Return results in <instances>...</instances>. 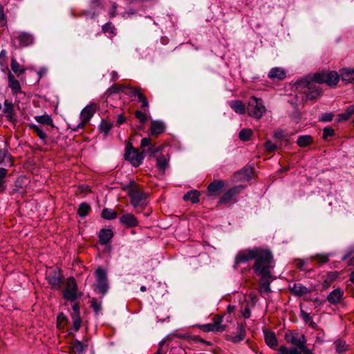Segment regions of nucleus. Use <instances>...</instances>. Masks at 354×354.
<instances>
[{
  "label": "nucleus",
  "instance_id": "23",
  "mask_svg": "<svg viewBox=\"0 0 354 354\" xmlns=\"http://www.w3.org/2000/svg\"><path fill=\"white\" fill-rule=\"evenodd\" d=\"M291 292L297 296H301L310 292V290L304 286L300 283H294L290 287Z\"/></svg>",
  "mask_w": 354,
  "mask_h": 354
},
{
  "label": "nucleus",
  "instance_id": "58",
  "mask_svg": "<svg viewBox=\"0 0 354 354\" xmlns=\"http://www.w3.org/2000/svg\"><path fill=\"white\" fill-rule=\"evenodd\" d=\"M333 118V114L331 113H324L320 118L322 122H330Z\"/></svg>",
  "mask_w": 354,
  "mask_h": 354
},
{
  "label": "nucleus",
  "instance_id": "57",
  "mask_svg": "<svg viewBox=\"0 0 354 354\" xmlns=\"http://www.w3.org/2000/svg\"><path fill=\"white\" fill-rule=\"evenodd\" d=\"M6 25V16L3 7L0 5V26L3 27Z\"/></svg>",
  "mask_w": 354,
  "mask_h": 354
},
{
  "label": "nucleus",
  "instance_id": "6",
  "mask_svg": "<svg viewBox=\"0 0 354 354\" xmlns=\"http://www.w3.org/2000/svg\"><path fill=\"white\" fill-rule=\"evenodd\" d=\"M296 84L298 87L307 89L304 93L308 100H314L321 94L320 88L308 77L298 80Z\"/></svg>",
  "mask_w": 354,
  "mask_h": 354
},
{
  "label": "nucleus",
  "instance_id": "49",
  "mask_svg": "<svg viewBox=\"0 0 354 354\" xmlns=\"http://www.w3.org/2000/svg\"><path fill=\"white\" fill-rule=\"evenodd\" d=\"M126 89L129 91V92H124L126 94L130 95L131 96H138L139 97V94H142L140 92V89L138 88H134L129 86H127Z\"/></svg>",
  "mask_w": 354,
  "mask_h": 354
},
{
  "label": "nucleus",
  "instance_id": "43",
  "mask_svg": "<svg viewBox=\"0 0 354 354\" xmlns=\"http://www.w3.org/2000/svg\"><path fill=\"white\" fill-rule=\"evenodd\" d=\"M252 135V131L250 129H243L239 132V139L243 141H248Z\"/></svg>",
  "mask_w": 354,
  "mask_h": 354
},
{
  "label": "nucleus",
  "instance_id": "33",
  "mask_svg": "<svg viewBox=\"0 0 354 354\" xmlns=\"http://www.w3.org/2000/svg\"><path fill=\"white\" fill-rule=\"evenodd\" d=\"M277 354H301V353L299 349L295 347L288 348L285 346H281L278 349Z\"/></svg>",
  "mask_w": 354,
  "mask_h": 354
},
{
  "label": "nucleus",
  "instance_id": "11",
  "mask_svg": "<svg viewBox=\"0 0 354 354\" xmlns=\"http://www.w3.org/2000/svg\"><path fill=\"white\" fill-rule=\"evenodd\" d=\"M285 339L288 342L296 346V348L299 350L306 345V339L304 335H299L297 333L286 334Z\"/></svg>",
  "mask_w": 354,
  "mask_h": 354
},
{
  "label": "nucleus",
  "instance_id": "54",
  "mask_svg": "<svg viewBox=\"0 0 354 354\" xmlns=\"http://www.w3.org/2000/svg\"><path fill=\"white\" fill-rule=\"evenodd\" d=\"M161 150L160 147H156L155 145L151 146L148 148L147 152L151 156L154 157L156 154Z\"/></svg>",
  "mask_w": 354,
  "mask_h": 354
},
{
  "label": "nucleus",
  "instance_id": "62",
  "mask_svg": "<svg viewBox=\"0 0 354 354\" xmlns=\"http://www.w3.org/2000/svg\"><path fill=\"white\" fill-rule=\"evenodd\" d=\"M66 322V317L64 315L63 313H61L57 317V325L59 327L61 326L62 324H64Z\"/></svg>",
  "mask_w": 354,
  "mask_h": 354
},
{
  "label": "nucleus",
  "instance_id": "55",
  "mask_svg": "<svg viewBox=\"0 0 354 354\" xmlns=\"http://www.w3.org/2000/svg\"><path fill=\"white\" fill-rule=\"evenodd\" d=\"M334 135V130L331 127H325L323 131V138L326 139L329 136Z\"/></svg>",
  "mask_w": 354,
  "mask_h": 354
},
{
  "label": "nucleus",
  "instance_id": "37",
  "mask_svg": "<svg viewBox=\"0 0 354 354\" xmlns=\"http://www.w3.org/2000/svg\"><path fill=\"white\" fill-rule=\"evenodd\" d=\"M96 287L100 293H102L103 295H105L109 289L108 280L97 281Z\"/></svg>",
  "mask_w": 354,
  "mask_h": 354
},
{
  "label": "nucleus",
  "instance_id": "5",
  "mask_svg": "<svg viewBox=\"0 0 354 354\" xmlns=\"http://www.w3.org/2000/svg\"><path fill=\"white\" fill-rule=\"evenodd\" d=\"M266 111L262 99L252 96L248 104V114L256 119H260Z\"/></svg>",
  "mask_w": 354,
  "mask_h": 354
},
{
  "label": "nucleus",
  "instance_id": "28",
  "mask_svg": "<svg viewBox=\"0 0 354 354\" xmlns=\"http://www.w3.org/2000/svg\"><path fill=\"white\" fill-rule=\"evenodd\" d=\"M3 112L10 120H11L15 115L13 104L12 102L8 100L4 101Z\"/></svg>",
  "mask_w": 354,
  "mask_h": 354
},
{
  "label": "nucleus",
  "instance_id": "21",
  "mask_svg": "<svg viewBox=\"0 0 354 354\" xmlns=\"http://www.w3.org/2000/svg\"><path fill=\"white\" fill-rule=\"evenodd\" d=\"M165 129V124L160 121H153L151 123L150 132L151 135L158 136L162 133Z\"/></svg>",
  "mask_w": 354,
  "mask_h": 354
},
{
  "label": "nucleus",
  "instance_id": "12",
  "mask_svg": "<svg viewBox=\"0 0 354 354\" xmlns=\"http://www.w3.org/2000/svg\"><path fill=\"white\" fill-rule=\"evenodd\" d=\"M225 186V182L221 180H214L207 187V192L211 196L216 197Z\"/></svg>",
  "mask_w": 354,
  "mask_h": 354
},
{
  "label": "nucleus",
  "instance_id": "56",
  "mask_svg": "<svg viewBox=\"0 0 354 354\" xmlns=\"http://www.w3.org/2000/svg\"><path fill=\"white\" fill-rule=\"evenodd\" d=\"M8 170L5 168L0 167V187L3 186L4 183V179L7 175Z\"/></svg>",
  "mask_w": 354,
  "mask_h": 354
},
{
  "label": "nucleus",
  "instance_id": "53",
  "mask_svg": "<svg viewBox=\"0 0 354 354\" xmlns=\"http://www.w3.org/2000/svg\"><path fill=\"white\" fill-rule=\"evenodd\" d=\"M138 100L142 103L141 107L142 109H147L149 106V102L146 97L143 94H139Z\"/></svg>",
  "mask_w": 354,
  "mask_h": 354
},
{
  "label": "nucleus",
  "instance_id": "26",
  "mask_svg": "<svg viewBox=\"0 0 354 354\" xmlns=\"http://www.w3.org/2000/svg\"><path fill=\"white\" fill-rule=\"evenodd\" d=\"M230 107L239 114H244L245 113V104L241 100H234L230 102Z\"/></svg>",
  "mask_w": 354,
  "mask_h": 354
},
{
  "label": "nucleus",
  "instance_id": "24",
  "mask_svg": "<svg viewBox=\"0 0 354 354\" xmlns=\"http://www.w3.org/2000/svg\"><path fill=\"white\" fill-rule=\"evenodd\" d=\"M264 338L266 343L270 347L274 348L275 346H277V339L276 338L275 334L273 332L268 330L264 331Z\"/></svg>",
  "mask_w": 354,
  "mask_h": 354
},
{
  "label": "nucleus",
  "instance_id": "44",
  "mask_svg": "<svg viewBox=\"0 0 354 354\" xmlns=\"http://www.w3.org/2000/svg\"><path fill=\"white\" fill-rule=\"evenodd\" d=\"M102 31L104 33L111 34V36H114L116 35V32H115L116 29H115V26L111 22H108L102 26Z\"/></svg>",
  "mask_w": 354,
  "mask_h": 354
},
{
  "label": "nucleus",
  "instance_id": "39",
  "mask_svg": "<svg viewBox=\"0 0 354 354\" xmlns=\"http://www.w3.org/2000/svg\"><path fill=\"white\" fill-rule=\"evenodd\" d=\"M91 210V207L88 204L86 203H82L78 208L77 214L81 217H85Z\"/></svg>",
  "mask_w": 354,
  "mask_h": 354
},
{
  "label": "nucleus",
  "instance_id": "63",
  "mask_svg": "<svg viewBox=\"0 0 354 354\" xmlns=\"http://www.w3.org/2000/svg\"><path fill=\"white\" fill-rule=\"evenodd\" d=\"M116 10H117V4L115 3H113L112 10L109 13V15L111 17H114L115 16Z\"/></svg>",
  "mask_w": 354,
  "mask_h": 354
},
{
  "label": "nucleus",
  "instance_id": "64",
  "mask_svg": "<svg viewBox=\"0 0 354 354\" xmlns=\"http://www.w3.org/2000/svg\"><path fill=\"white\" fill-rule=\"evenodd\" d=\"M242 315L245 318H249L250 316V310L248 306L245 307L242 310Z\"/></svg>",
  "mask_w": 354,
  "mask_h": 354
},
{
  "label": "nucleus",
  "instance_id": "7",
  "mask_svg": "<svg viewBox=\"0 0 354 354\" xmlns=\"http://www.w3.org/2000/svg\"><path fill=\"white\" fill-rule=\"evenodd\" d=\"M124 156L125 159L136 167L141 165L145 158L144 152H139L138 149L133 148L131 144L127 145Z\"/></svg>",
  "mask_w": 354,
  "mask_h": 354
},
{
  "label": "nucleus",
  "instance_id": "14",
  "mask_svg": "<svg viewBox=\"0 0 354 354\" xmlns=\"http://www.w3.org/2000/svg\"><path fill=\"white\" fill-rule=\"evenodd\" d=\"M268 76L272 80L282 81L286 77V72L281 67H274L270 70Z\"/></svg>",
  "mask_w": 354,
  "mask_h": 354
},
{
  "label": "nucleus",
  "instance_id": "2",
  "mask_svg": "<svg viewBox=\"0 0 354 354\" xmlns=\"http://www.w3.org/2000/svg\"><path fill=\"white\" fill-rule=\"evenodd\" d=\"M128 194L131 199V204L136 208V212L140 213L146 206L147 194H145L138 185L133 181L131 182L127 186Z\"/></svg>",
  "mask_w": 354,
  "mask_h": 354
},
{
  "label": "nucleus",
  "instance_id": "36",
  "mask_svg": "<svg viewBox=\"0 0 354 354\" xmlns=\"http://www.w3.org/2000/svg\"><path fill=\"white\" fill-rule=\"evenodd\" d=\"M126 88H127V85L113 84L111 87H109L107 89L106 93L109 95H111L113 93H118L120 92L124 93Z\"/></svg>",
  "mask_w": 354,
  "mask_h": 354
},
{
  "label": "nucleus",
  "instance_id": "50",
  "mask_svg": "<svg viewBox=\"0 0 354 354\" xmlns=\"http://www.w3.org/2000/svg\"><path fill=\"white\" fill-rule=\"evenodd\" d=\"M73 328L74 330L77 331L82 324V319L80 315L73 316Z\"/></svg>",
  "mask_w": 354,
  "mask_h": 354
},
{
  "label": "nucleus",
  "instance_id": "16",
  "mask_svg": "<svg viewBox=\"0 0 354 354\" xmlns=\"http://www.w3.org/2000/svg\"><path fill=\"white\" fill-rule=\"evenodd\" d=\"M344 296V291L341 288H337L330 292L328 297L327 300L330 304H339Z\"/></svg>",
  "mask_w": 354,
  "mask_h": 354
},
{
  "label": "nucleus",
  "instance_id": "1",
  "mask_svg": "<svg viewBox=\"0 0 354 354\" xmlns=\"http://www.w3.org/2000/svg\"><path fill=\"white\" fill-rule=\"evenodd\" d=\"M252 259L255 260L253 266L254 272L258 270V268L260 270L274 263L273 256L270 250L263 248H254L240 251L236 256L235 264L245 263Z\"/></svg>",
  "mask_w": 354,
  "mask_h": 354
},
{
  "label": "nucleus",
  "instance_id": "41",
  "mask_svg": "<svg viewBox=\"0 0 354 354\" xmlns=\"http://www.w3.org/2000/svg\"><path fill=\"white\" fill-rule=\"evenodd\" d=\"M30 129H31L37 136L38 137L45 141L46 139V134L44 132V131L36 124H30Z\"/></svg>",
  "mask_w": 354,
  "mask_h": 354
},
{
  "label": "nucleus",
  "instance_id": "8",
  "mask_svg": "<svg viewBox=\"0 0 354 354\" xmlns=\"http://www.w3.org/2000/svg\"><path fill=\"white\" fill-rule=\"evenodd\" d=\"M63 297L69 301L74 302L77 298V284L73 277L66 280V288L63 291Z\"/></svg>",
  "mask_w": 354,
  "mask_h": 354
},
{
  "label": "nucleus",
  "instance_id": "27",
  "mask_svg": "<svg viewBox=\"0 0 354 354\" xmlns=\"http://www.w3.org/2000/svg\"><path fill=\"white\" fill-rule=\"evenodd\" d=\"M200 192L197 190H192L187 192L183 196L184 201H191L193 203H196L199 201Z\"/></svg>",
  "mask_w": 354,
  "mask_h": 354
},
{
  "label": "nucleus",
  "instance_id": "47",
  "mask_svg": "<svg viewBox=\"0 0 354 354\" xmlns=\"http://www.w3.org/2000/svg\"><path fill=\"white\" fill-rule=\"evenodd\" d=\"M336 351L339 353L346 351L348 349V346L345 342L337 340L335 342Z\"/></svg>",
  "mask_w": 354,
  "mask_h": 354
},
{
  "label": "nucleus",
  "instance_id": "25",
  "mask_svg": "<svg viewBox=\"0 0 354 354\" xmlns=\"http://www.w3.org/2000/svg\"><path fill=\"white\" fill-rule=\"evenodd\" d=\"M245 336V330L243 326L238 327V331L236 334L232 335L230 339L234 343H239L243 341Z\"/></svg>",
  "mask_w": 354,
  "mask_h": 354
},
{
  "label": "nucleus",
  "instance_id": "17",
  "mask_svg": "<svg viewBox=\"0 0 354 354\" xmlns=\"http://www.w3.org/2000/svg\"><path fill=\"white\" fill-rule=\"evenodd\" d=\"M17 38L20 45L24 47L30 46L34 42V37L32 35L26 32H20Z\"/></svg>",
  "mask_w": 354,
  "mask_h": 354
},
{
  "label": "nucleus",
  "instance_id": "31",
  "mask_svg": "<svg viewBox=\"0 0 354 354\" xmlns=\"http://www.w3.org/2000/svg\"><path fill=\"white\" fill-rule=\"evenodd\" d=\"M339 273L337 272H328L323 282V286L324 288H328L332 282H333L338 277Z\"/></svg>",
  "mask_w": 354,
  "mask_h": 354
},
{
  "label": "nucleus",
  "instance_id": "38",
  "mask_svg": "<svg viewBox=\"0 0 354 354\" xmlns=\"http://www.w3.org/2000/svg\"><path fill=\"white\" fill-rule=\"evenodd\" d=\"M156 165L162 171H164L168 166V160L165 156H160L156 158Z\"/></svg>",
  "mask_w": 354,
  "mask_h": 354
},
{
  "label": "nucleus",
  "instance_id": "13",
  "mask_svg": "<svg viewBox=\"0 0 354 354\" xmlns=\"http://www.w3.org/2000/svg\"><path fill=\"white\" fill-rule=\"evenodd\" d=\"M46 278L48 283L55 289H59L61 287L62 275L59 271L53 270L47 274Z\"/></svg>",
  "mask_w": 354,
  "mask_h": 354
},
{
  "label": "nucleus",
  "instance_id": "18",
  "mask_svg": "<svg viewBox=\"0 0 354 354\" xmlns=\"http://www.w3.org/2000/svg\"><path fill=\"white\" fill-rule=\"evenodd\" d=\"M339 76L345 84L354 83V69L351 68H342Z\"/></svg>",
  "mask_w": 354,
  "mask_h": 354
},
{
  "label": "nucleus",
  "instance_id": "52",
  "mask_svg": "<svg viewBox=\"0 0 354 354\" xmlns=\"http://www.w3.org/2000/svg\"><path fill=\"white\" fill-rule=\"evenodd\" d=\"M301 317L302 319L304 321V322L309 323L310 322V326L313 325L314 323H313V322H312L311 317L310 316L309 313H308L304 310H301Z\"/></svg>",
  "mask_w": 354,
  "mask_h": 354
},
{
  "label": "nucleus",
  "instance_id": "51",
  "mask_svg": "<svg viewBox=\"0 0 354 354\" xmlns=\"http://www.w3.org/2000/svg\"><path fill=\"white\" fill-rule=\"evenodd\" d=\"M91 306L97 315L101 312V310H102L101 303L98 302L95 299H93L91 300Z\"/></svg>",
  "mask_w": 354,
  "mask_h": 354
},
{
  "label": "nucleus",
  "instance_id": "22",
  "mask_svg": "<svg viewBox=\"0 0 354 354\" xmlns=\"http://www.w3.org/2000/svg\"><path fill=\"white\" fill-rule=\"evenodd\" d=\"M72 351L75 354H84L86 349L88 348L87 343H83L77 339H75L72 344Z\"/></svg>",
  "mask_w": 354,
  "mask_h": 354
},
{
  "label": "nucleus",
  "instance_id": "40",
  "mask_svg": "<svg viewBox=\"0 0 354 354\" xmlns=\"http://www.w3.org/2000/svg\"><path fill=\"white\" fill-rule=\"evenodd\" d=\"M328 254H317L311 257V259L317 261L319 263H326L329 261Z\"/></svg>",
  "mask_w": 354,
  "mask_h": 354
},
{
  "label": "nucleus",
  "instance_id": "34",
  "mask_svg": "<svg viewBox=\"0 0 354 354\" xmlns=\"http://www.w3.org/2000/svg\"><path fill=\"white\" fill-rule=\"evenodd\" d=\"M202 330L205 332L216 331L223 332L225 330V326H215L212 323L204 324L201 327Z\"/></svg>",
  "mask_w": 354,
  "mask_h": 354
},
{
  "label": "nucleus",
  "instance_id": "29",
  "mask_svg": "<svg viewBox=\"0 0 354 354\" xmlns=\"http://www.w3.org/2000/svg\"><path fill=\"white\" fill-rule=\"evenodd\" d=\"M252 169L250 168H244L236 174L235 178L241 180H248L251 176Z\"/></svg>",
  "mask_w": 354,
  "mask_h": 354
},
{
  "label": "nucleus",
  "instance_id": "61",
  "mask_svg": "<svg viewBox=\"0 0 354 354\" xmlns=\"http://www.w3.org/2000/svg\"><path fill=\"white\" fill-rule=\"evenodd\" d=\"M151 145V139L149 138H144L141 140L140 147L142 148L148 147Z\"/></svg>",
  "mask_w": 354,
  "mask_h": 354
},
{
  "label": "nucleus",
  "instance_id": "42",
  "mask_svg": "<svg viewBox=\"0 0 354 354\" xmlns=\"http://www.w3.org/2000/svg\"><path fill=\"white\" fill-rule=\"evenodd\" d=\"M102 216L104 219L111 220L114 219L117 216V213L111 209L105 208L102 210Z\"/></svg>",
  "mask_w": 354,
  "mask_h": 354
},
{
  "label": "nucleus",
  "instance_id": "9",
  "mask_svg": "<svg viewBox=\"0 0 354 354\" xmlns=\"http://www.w3.org/2000/svg\"><path fill=\"white\" fill-rule=\"evenodd\" d=\"M95 112V106L93 104L87 105L85 106L80 113V122L72 128L73 131H77L80 129L84 128L85 124L91 120Z\"/></svg>",
  "mask_w": 354,
  "mask_h": 354
},
{
  "label": "nucleus",
  "instance_id": "20",
  "mask_svg": "<svg viewBox=\"0 0 354 354\" xmlns=\"http://www.w3.org/2000/svg\"><path fill=\"white\" fill-rule=\"evenodd\" d=\"M113 236V233L111 230L102 229L99 233V241L101 244L105 245L110 241Z\"/></svg>",
  "mask_w": 354,
  "mask_h": 354
},
{
  "label": "nucleus",
  "instance_id": "15",
  "mask_svg": "<svg viewBox=\"0 0 354 354\" xmlns=\"http://www.w3.org/2000/svg\"><path fill=\"white\" fill-rule=\"evenodd\" d=\"M120 223L127 227H134L138 225V221L132 214H126L120 218Z\"/></svg>",
  "mask_w": 354,
  "mask_h": 354
},
{
  "label": "nucleus",
  "instance_id": "4",
  "mask_svg": "<svg viewBox=\"0 0 354 354\" xmlns=\"http://www.w3.org/2000/svg\"><path fill=\"white\" fill-rule=\"evenodd\" d=\"M318 84H326L330 86H335L339 80V75L334 71H322L313 74L311 79Z\"/></svg>",
  "mask_w": 354,
  "mask_h": 354
},
{
  "label": "nucleus",
  "instance_id": "30",
  "mask_svg": "<svg viewBox=\"0 0 354 354\" xmlns=\"http://www.w3.org/2000/svg\"><path fill=\"white\" fill-rule=\"evenodd\" d=\"M313 141V138L311 136L304 135L298 137L297 143L301 147H306L310 145Z\"/></svg>",
  "mask_w": 354,
  "mask_h": 354
},
{
  "label": "nucleus",
  "instance_id": "19",
  "mask_svg": "<svg viewBox=\"0 0 354 354\" xmlns=\"http://www.w3.org/2000/svg\"><path fill=\"white\" fill-rule=\"evenodd\" d=\"M8 85L11 88L13 93L17 94L21 91V86L17 80L15 79V76L11 72L8 73Z\"/></svg>",
  "mask_w": 354,
  "mask_h": 354
},
{
  "label": "nucleus",
  "instance_id": "3",
  "mask_svg": "<svg viewBox=\"0 0 354 354\" xmlns=\"http://www.w3.org/2000/svg\"><path fill=\"white\" fill-rule=\"evenodd\" d=\"M273 268L274 263L260 270L258 268V270L254 272L256 274L261 277L258 290L259 294L263 297H267L271 292L270 283L273 280L271 270Z\"/></svg>",
  "mask_w": 354,
  "mask_h": 354
},
{
  "label": "nucleus",
  "instance_id": "46",
  "mask_svg": "<svg viewBox=\"0 0 354 354\" xmlns=\"http://www.w3.org/2000/svg\"><path fill=\"white\" fill-rule=\"evenodd\" d=\"M113 125L111 123L106 121H102L100 125V129L104 133L105 136H106L111 129Z\"/></svg>",
  "mask_w": 354,
  "mask_h": 354
},
{
  "label": "nucleus",
  "instance_id": "32",
  "mask_svg": "<svg viewBox=\"0 0 354 354\" xmlns=\"http://www.w3.org/2000/svg\"><path fill=\"white\" fill-rule=\"evenodd\" d=\"M35 120L40 124L53 127L52 118L48 115H37L35 117Z\"/></svg>",
  "mask_w": 354,
  "mask_h": 354
},
{
  "label": "nucleus",
  "instance_id": "48",
  "mask_svg": "<svg viewBox=\"0 0 354 354\" xmlns=\"http://www.w3.org/2000/svg\"><path fill=\"white\" fill-rule=\"evenodd\" d=\"M135 116L142 124H145L148 118L147 113L141 111H136L135 112Z\"/></svg>",
  "mask_w": 354,
  "mask_h": 354
},
{
  "label": "nucleus",
  "instance_id": "35",
  "mask_svg": "<svg viewBox=\"0 0 354 354\" xmlns=\"http://www.w3.org/2000/svg\"><path fill=\"white\" fill-rule=\"evenodd\" d=\"M11 69L18 76L24 74L25 72V68L24 66H21L15 59H12Z\"/></svg>",
  "mask_w": 354,
  "mask_h": 354
},
{
  "label": "nucleus",
  "instance_id": "10",
  "mask_svg": "<svg viewBox=\"0 0 354 354\" xmlns=\"http://www.w3.org/2000/svg\"><path fill=\"white\" fill-rule=\"evenodd\" d=\"M244 188H245V187L243 185H237V186L233 187L231 189H229L220 198V199L218 201V204H226V203H228L232 201L234 196H236L237 194H240Z\"/></svg>",
  "mask_w": 354,
  "mask_h": 354
},
{
  "label": "nucleus",
  "instance_id": "59",
  "mask_svg": "<svg viewBox=\"0 0 354 354\" xmlns=\"http://www.w3.org/2000/svg\"><path fill=\"white\" fill-rule=\"evenodd\" d=\"M213 324L215 325V326H225V325L221 324V322L223 321V317L216 315L213 319Z\"/></svg>",
  "mask_w": 354,
  "mask_h": 354
},
{
  "label": "nucleus",
  "instance_id": "60",
  "mask_svg": "<svg viewBox=\"0 0 354 354\" xmlns=\"http://www.w3.org/2000/svg\"><path fill=\"white\" fill-rule=\"evenodd\" d=\"M266 148L268 151H273L277 149V146L273 144L271 141H267L266 142Z\"/></svg>",
  "mask_w": 354,
  "mask_h": 354
},
{
  "label": "nucleus",
  "instance_id": "45",
  "mask_svg": "<svg viewBox=\"0 0 354 354\" xmlns=\"http://www.w3.org/2000/svg\"><path fill=\"white\" fill-rule=\"evenodd\" d=\"M97 281H103L107 279L106 270L102 268H98L95 271Z\"/></svg>",
  "mask_w": 354,
  "mask_h": 354
}]
</instances>
